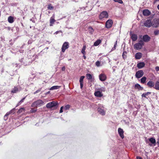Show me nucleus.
Here are the masks:
<instances>
[{"instance_id": "obj_1", "label": "nucleus", "mask_w": 159, "mask_h": 159, "mask_svg": "<svg viewBox=\"0 0 159 159\" xmlns=\"http://www.w3.org/2000/svg\"><path fill=\"white\" fill-rule=\"evenodd\" d=\"M143 42L142 41H140L138 43L135 44L134 45V48L136 50H139L141 49L143 45Z\"/></svg>"}, {"instance_id": "obj_2", "label": "nucleus", "mask_w": 159, "mask_h": 159, "mask_svg": "<svg viewBox=\"0 0 159 159\" xmlns=\"http://www.w3.org/2000/svg\"><path fill=\"white\" fill-rule=\"evenodd\" d=\"M43 103L42 101L39 100L33 103L31 105V107H40L43 105Z\"/></svg>"}, {"instance_id": "obj_3", "label": "nucleus", "mask_w": 159, "mask_h": 159, "mask_svg": "<svg viewBox=\"0 0 159 159\" xmlns=\"http://www.w3.org/2000/svg\"><path fill=\"white\" fill-rule=\"evenodd\" d=\"M57 102L52 101L47 103L46 105V107L48 108H51L56 106L57 105Z\"/></svg>"}, {"instance_id": "obj_4", "label": "nucleus", "mask_w": 159, "mask_h": 159, "mask_svg": "<svg viewBox=\"0 0 159 159\" xmlns=\"http://www.w3.org/2000/svg\"><path fill=\"white\" fill-rule=\"evenodd\" d=\"M108 13L106 11H102L99 16V18L101 19L104 18H108Z\"/></svg>"}, {"instance_id": "obj_5", "label": "nucleus", "mask_w": 159, "mask_h": 159, "mask_svg": "<svg viewBox=\"0 0 159 159\" xmlns=\"http://www.w3.org/2000/svg\"><path fill=\"white\" fill-rule=\"evenodd\" d=\"M69 47V43L67 42H65L62 45V51L64 52L65 50Z\"/></svg>"}, {"instance_id": "obj_6", "label": "nucleus", "mask_w": 159, "mask_h": 159, "mask_svg": "<svg viewBox=\"0 0 159 159\" xmlns=\"http://www.w3.org/2000/svg\"><path fill=\"white\" fill-rule=\"evenodd\" d=\"M143 72L142 70H140L137 71L135 74L136 78H139L143 76Z\"/></svg>"}, {"instance_id": "obj_7", "label": "nucleus", "mask_w": 159, "mask_h": 159, "mask_svg": "<svg viewBox=\"0 0 159 159\" xmlns=\"http://www.w3.org/2000/svg\"><path fill=\"white\" fill-rule=\"evenodd\" d=\"M159 20L158 19H154L153 20L152 23V25L154 27H157L159 25Z\"/></svg>"}, {"instance_id": "obj_8", "label": "nucleus", "mask_w": 159, "mask_h": 159, "mask_svg": "<svg viewBox=\"0 0 159 159\" xmlns=\"http://www.w3.org/2000/svg\"><path fill=\"white\" fill-rule=\"evenodd\" d=\"M113 24V21L111 20H107L106 24V26L107 28H109L111 27Z\"/></svg>"}, {"instance_id": "obj_9", "label": "nucleus", "mask_w": 159, "mask_h": 159, "mask_svg": "<svg viewBox=\"0 0 159 159\" xmlns=\"http://www.w3.org/2000/svg\"><path fill=\"white\" fill-rule=\"evenodd\" d=\"M98 111L99 113L102 115H104L105 114V111L104 110V107H99L98 108Z\"/></svg>"}, {"instance_id": "obj_10", "label": "nucleus", "mask_w": 159, "mask_h": 159, "mask_svg": "<svg viewBox=\"0 0 159 159\" xmlns=\"http://www.w3.org/2000/svg\"><path fill=\"white\" fill-rule=\"evenodd\" d=\"M152 23L151 20H147L144 23V25L145 26L147 27H150L152 25Z\"/></svg>"}, {"instance_id": "obj_11", "label": "nucleus", "mask_w": 159, "mask_h": 159, "mask_svg": "<svg viewBox=\"0 0 159 159\" xmlns=\"http://www.w3.org/2000/svg\"><path fill=\"white\" fill-rule=\"evenodd\" d=\"M99 77L100 80L102 81H105L107 79L106 75L104 74H100L99 75Z\"/></svg>"}, {"instance_id": "obj_12", "label": "nucleus", "mask_w": 159, "mask_h": 159, "mask_svg": "<svg viewBox=\"0 0 159 159\" xmlns=\"http://www.w3.org/2000/svg\"><path fill=\"white\" fill-rule=\"evenodd\" d=\"M143 15L145 16H148L150 15L151 12L148 9H145L143 11Z\"/></svg>"}, {"instance_id": "obj_13", "label": "nucleus", "mask_w": 159, "mask_h": 159, "mask_svg": "<svg viewBox=\"0 0 159 159\" xmlns=\"http://www.w3.org/2000/svg\"><path fill=\"white\" fill-rule=\"evenodd\" d=\"M143 39L145 42H148L150 39V38L147 35H145L143 36Z\"/></svg>"}, {"instance_id": "obj_14", "label": "nucleus", "mask_w": 159, "mask_h": 159, "mask_svg": "<svg viewBox=\"0 0 159 159\" xmlns=\"http://www.w3.org/2000/svg\"><path fill=\"white\" fill-rule=\"evenodd\" d=\"M118 132L120 137L123 139L124 138V131L121 128H119L118 129Z\"/></svg>"}, {"instance_id": "obj_15", "label": "nucleus", "mask_w": 159, "mask_h": 159, "mask_svg": "<svg viewBox=\"0 0 159 159\" xmlns=\"http://www.w3.org/2000/svg\"><path fill=\"white\" fill-rule=\"evenodd\" d=\"M84 76H82L80 77V88L82 89L83 86V80L84 78Z\"/></svg>"}, {"instance_id": "obj_16", "label": "nucleus", "mask_w": 159, "mask_h": 159, "mask_svg": "<svg viewBox=\"0 0 159 159\" xmlns=\"http://www.w3.org/2000/svg\"><path fill=\"white\" fill-rule=\"evenodd\" d=\"M142 56V54L140 52L136 53L135 55V58L136 59H140Z\"/></svg>"}, {"instance_id": "obj_17", "label": "nucleus", "mask_w": 159, "mask_h": 159, "mask_svg": "<svg viewBox=\"0 0 159 159\" xmlns=\"http://www.w3.org/2000/svg\"><path fill=\"white\" fill-rule=\"evenodd\" d=\"M145 66V63L143 62H140L137 64V67L139 68H141Z\"/></svg>"}, {"instance_id": "obj_18", "label": "nucleus", "mask_w": 159, "mask_h": 159, "mask_svg": "<svg viewBox=\"0 0 159 159\" xmlns=\"http://www.w3.org/2000/svg\"><path fill=\"white\" fill-rule=\"evenodd\" d=\"M131 38L133 41H135L137 40L138 36L136 34H134L131 35Z\"/></svg>"}, {"instance_id": "obj_19", "label": "nucleus", "mask_w": 159, "mask_h": 159, "mask_svg": "<svg viewBox=\"0 0 159 159\" xmlns=\"http://www.w3.org/2000/svg\"><path fill=\"white\" fill-rule=\"evenodd\" d=\"M94 95L95 96L99 97H101L102 96V94L99 91L96 92L94 93Z\"/></svg>"}, {"instance_id": "obj_20", "label": "nucleus", "mask_w": 159, "mask_h": 159, "mask_svg": "<svg viewBox=\"0 0 159 159\" xmlns=\"http://www.w3.org/2000/svg\"><path fill=\"white\" fill-rule=\"evenodd\" d=\"M135 88L136 89H138L140 90H142L143 89V88L140 86L139 84H136L135 85Z\"/></svg>"}, {"instance_id": "obj_21", "label": "nucleus", "mask_w": 159, "mask_h": 159, "mask_svg": "<svg viewBox=\"0 0 159 159\" xmlns=\"http://www.w3.org/2000/svg\"><path fill=\"white\" fill-rule=\"evenodd\" d=\"M147 85L150 87H152L154 86V83L152 81H149L147 84Z\"/></svg>"}, {"instance_id": "obj_22", "label": "nucleus", "mask_w": 159, "mask_h": 159, "mask_svg": "<svg viewBox=\"0 0 159 159\" xmlns=\"http://www.w3.org/2000/svg\"><path fill=\"white\" fill-rule=\"evenodd\" d=\"M8 21L10 23H12L14 22V18L12 16H9L8 18Z\"/></svg>"}, {"instance_id": "obj_23", "label": "nucleus", "mask_w": 159, "mask_h": 159, "mask_svg": "<svg viewBox=\"0 0 159 159\" xmlns=\"http://www.w3.org/2000/svg\"><path fill=\"white\" fill-rule=\"evenodd\" d=\"M55 21V20L52 17H51L50 18V26H52V24H53L54 22Z\"/></svg>"}, {"instance_id": "obj_24", "label": "nucleus", "mask_w": 159, "mask_h": 159, "mask_svg": "<svg viewBox=\"0 0 159 159\" xmlns=\"http://www.w3.org/2000/svg\"><path fill=\"white\" fill-rule=\"evenodd\" d=\"M60 86H54L51 87L50 89V90H53L54 89H59L60 88Z\"/></svg>"}, {"instance_id": "obj_25", "label": "nucleus", "mask_w": 159, "mask_h": 159, "mask_svg": "<svg viewBox=\"0 0 159 159\" xmlns=\"http://www.w3.org/2000/svg\"><path fill=\"white\" fill-rule=\"evenodd\" d=\"M18 91V89L17 87H15L11 91V92L13 93H16Z\"/></svg>"}, {"instance_id": "obj_26", "label": "nucleus", "mask_w": 159, "mask_h": 159, "mask_svg": "<svg viewBox=\"0 0 159 159\" xmlns=\"http://www.w3.org/2000/svg\"><path fill=\"white\" fill-rule=\"evenodd\" d=\"M101 41L100 40H98L96 41L94 43V45L95 46H97L101 43Z\"/></svg>"}, {"instance_id": "obj_27", "label": "nucleus", "mask_w": 159, "mask_h": 159, "mask_svg": "<svg viewBox=\"0 0 159 159\" xmlns=\"http://www.w3.org/2000/svg\"><path fill=\"white\" fill-rule=\"evenodd\" d=\"M86 48V46L84 45L83 46V48L81 50V52L84 55H85V50Z\"/></svg>"}, {"instance_id": "obj_28", "label": "nucleus", "mask_w": 159, "mask_h": 159, "mask_svg": "<svg viewBox=\"0 0 159 159\" xmlns=\"http://www.w3.org/2000/svg\"><path fill=\"white\" fill-rule=\"evenodd\" d=\"M155 88L157 90H159V82L157 81L155 84Z\"/></svg>"}, {"instance_id": "obj_29", "label": "nucleus", "mask_w": 159, "mask_h": 159, "mask_svg": "<svg viewBox=\"0 0 159 159\" xmlns=\"http://www.w3.org/2000/svg\"><path fill=\"white\" fill-rule=\"evenodd\" d=\"M149 141L152 144L155 143L156 142L155 140L153 138H151L149 139Z\"/></svg>"}, {"instance_id": "obj_30", "label": "nucleus", "mask_w": 159, "mask_h": 159, "mask_svg": "<svg viewBox=\"0 0 159 159\" xmlns=\"http://www.w3.org/2000/svg\"><path fill=\"white\" fill-rule=\"evenodd\" d=\"M25 109L24 108L22 107L18 111V113H20L23 112H24Z\"/></svg>"}, {"instance_id": "obj_31", "label": "nucleus", "mask_w": 159, "mask_h": 159, "mask_svg": "<svg viewBox=\"0 0 159 159\" xmlns=\"http://www.w3.org/2000/svg\"><path fill=\"white\" fill-rule=\"evenodd\" d=\"M146 79V78L145 77H143L141 79V82L142 83H144Z\"/></svg>"}, {"instance_id": "obj_32", "label": "nucleus", "mask_w": 159, "mask_h": 159, "mask_svg": "<svg viewBox=\"0 0 159 159\" xmlns=\"http://www.w3.org/2000/svg\"><path fill=\"white\" fill-rule=\"evenodd\" d=\"M88 30L89 33L91 34H92L93 32L94 31L93 29L91 27H89Z\"/></svg>"}, {"instance_id": "obj_33", "label": "nucleus", "mask_w": 159, "mask_h": 159, "mask_svg": "<svg viewBox=\"0 0 159 159\" xmlns=\"http://www.w3.org/2000/svg\"><path fill=\"white\" fill-rule=\"evenodd\" d=\"M87 79L88 80H90L92 78V76L90 74H88L86 75Z\"/></svg>"}, {"instance_id": "obj_34", "label": "nucleus", "mask_w": 159, "mask_h": 159, "mask_svg": "<svg viewBox=\"0 0 159 159\" xmlns=\"http://www.w3.org/2000/svg\"><path fill=\"white\" fill-rule=\"evenodd\" d=\"M48 8L49 10H52L53 8V7L52 6L51 4H49L48 6Z\"/></svg>"}, {"instance_id": "obj_35", "label": "nucleus", "mask_w": 159, "mask_h": 159, "mask_svg": "<svg viewBox=\"0 0 159 159\" xmlns=\"http://www.w3.org/2000/svg\"><path fill=\"white\" fill-rule=\"evenodd\" d=\"M97 67H99L100 66V62L99 61H97L95 63Z\"/></svg>"}, {"instance_id": "obj_36", "label": "nucleus", "mask_w": 159, "mask_h": 159, "mask_svg": "<svg viewBox=\"0 0 159 159\" xmlns=\"http://www.w3.org/2000/svg\"><path fill=\"white\" fill-rule=\"evenodd\" d=\"M117 43V41H116L115 42V44L114 45V47L112 48L111 51L114 50H115L116 49V46Z\"/></svg>"}, {"instance_id": "obj_37", "label": "nucleus", "mask_w": 159, "mask_h": 159, "mask_svg": "<svg viewBox=\"0 0 159 159\" xmlns=\"http://www.w3.org/2000/svg\"><path fill=\"white\" fill-rule=\"evenodd\" d=\"M126 52H124L122 54V57L124 59H125L126 58Z\"/></svg>"}, {"instance_id": "obj_38", "label": "nucleus", "mask_w": 159, "mask_h": 159, "mask_svg": "<svg viewBox=\"0 0 159 159\" xmlns=\"http://www.w3.org/2000/svg\"><path fill=\"white\" fill-rule=\"evenodd\" d=\"M70 105H66V106H65V107H64V109L66 110H68L70 108Z\"/></svg>"}, {"instance_id": "obj_39", "label": "nucleus", "mask_w": 159, "mask_h": 159, "mask_svg": "<svg viewBox=\"0 0 159 159\" xmlns=\"http://www.w3.org/2000/svg\"><path fill=\"white\" fill-rule=\"evenodd\" d=\"M115 2H118L122 4L123 2L122 0H113Z\"/></svg>"}, {"instance_id": "obj_40", "label": "nucleus", "mask_w": 159, "mask_h": 159, "mask_svg": "<svg viewBox=\"0 0 159 159\" xmlns=\"http://www.w3.org/2000/svg\"><path fill=\"white\" fill-rule=\"evenodd\" d=\"M37 111V110L36 109H34L33 108H32L31 109L30 111V112L31 113H34L35 112H36Z\"/></svg>"}, {"instance_id": "obj_41", "label": "nucleus", "mask_w": 159, "mask_h": 159, "mask_svg": "<svg viewBox=\"0 0 159 159\" xmlns=\"http://www.w3.org/2000/svg\"><path fill=\"white\" fill-rule=\"evenodd\" d=\"M15 108H13L12 110L9 111L10 114H14L15 113Z\"/></svg>"}, {"instance_id": "obj_42", "label": "nucleus", "mask_w": 159, "mask_h": 159, "mask_svg": "<svg viewBox=\"0 0 159 159\" xmlns=\"http://www.w3.org/2000/svg\"><path fill=\"white\" fill-rule=\"evenodd\" d=\"M154 34L155 35H157L159 34V31L158 30H156L154 32Z\"/></svg>"}, {"instance_id": "obj_43", "label": "nucleus", "mask_w": 159, "mask_h": 159, "mask_svg": "<svg viewBox=\"0 0 159 159\" xmlns=\"http://www.w3.org/2000/svg\"><path fill=\"white\" fill-rule=\"evenodd\" d=\"M63 106H62V107H61L60 109V113H61L63 112Z\"/></svg>"}, {"instance_id": "obj_44", "label": "nucleus", "mask_w": 159, "mask_h": 159, "mask_svg": "<svg viewBox=\"0 0 159 159\" xmlns=\"http://www.w3.org/2000/svg\"><path fill=\"white\" fill-rule=\"evenodd\" d=\"M147 95L146 93H144L142 94V97H144L146 98Z\"/></svg>"}, {"instance_id": "obj_45", "label": "nucleus", "mask_w": 159, "mask_h": 159, "mask_svg": "<svg viewBox=\"0 0 159 159\" xmlns=\"http://www.w3.org/2000/svg\"><path fill=\"white\" fill-rule=\"evenodd\" d=\"M25 98H23L19 102L21 103L23 102H24V99H25Z\"/></svg>"}, {"instance_id": "obj_46", "label": "nucleus", "mask_w": 159, "mask_h": 159, "mask_svg": "<svg viewBox=\"0 0 159 159\" xmlns=\"http://www.w3.org/2000/svg\"><path fill=\"white\" fill-rule=\"evenodd\" d=\"M8 118L7 116H6L5 115L4 116V119L5 120H7Z\"/></svg>"}, {"instance_id": "obj_47", "label": "nucleus", "mask_w": 159, "mask_h": 159, "mask_svg": "<svg viewBox=\"0 0 159 159\" xmlns=\"http://www.w3.org/2000/svg\"><path fill=\"white\" fill-rule=\"evenodd\" d=\"M155 69H156V70L157 71H158V70H159V67H158V66L156 67Z\"/></svg>"}, {"instance_id": "obj_48", "label": "nucleus", "mask_w": 159, "mask_h": 159, "mask_svg": "<svg viewBox=\"0 0 159 159\" xmlns=\"http://www.w3.org/2000/svg\"><path fill=\"white\" fill-rule=\"evenodd\" d=\"M10 113H9V112H7V113L5 114V116H8L9 114H10Z\"/></svg>"}, {"instance_id": "obj_49", "label": "nucleus", "mask_w": 159, "mask_h": 159, "mask_svg": "<svg viewBox=\"0 0 159 159\" xmlns=\"http://www.w3.org/2000/svg\"><path fill=\"white\" fill-rule=\"evenodd\" d=\"M65 67H63L62 68L61 70L62 71H64L65 70Z\"/></svg>"}, {"instance_id": "obj_50", "label": "nucleus", "mask_w": 159, "mask_h": 159, "mask_svg": "<svg viewBox=\"0 0 159 159\" xmlns=\"http://www.w3.org/2000/svg\"><path fill=\"white\" fill-rule=\"evenodd\" d=\"M40 90H37L34 93V94H35L37 93H38V92L40 91Z\"/></svg>"}, {"instance_id": "obj_51", "label": "nucleus", "mask_w": 159, "mask_h": 159, "mask_svg": "<svg viewBox=\"0 0 159 159\" xmlns=\"http://www.w3.org/2000/svg\"><path fill=\"white\" fill-rule=\"evenodd\" d=\"M21 103L20 102H18V103L17 106H16V107H17V106H19L20 105Z\"/></svg>"}, {"instance_id": "obj_52", "label": "nucleus", "mask_w": 159, "mask_h": 159, "mask_svg": "<svg viewBox=\"0 0 159 159\" xmlns=\"http://www.w3.org/2000/svg\"><path fill=\"white\" fill-rule=\"evenodd\" d=\"M159 1V0H155L153 3L155 4L157 1Z\"/></svg>"}, {"instance_id": "obj_53", "label": "nucleus", "mask_w": 159, "mask_h": 159, "mask_svg": "<svg viewBox=\"0 0 159 159\" xmlns=\"http://www.w3.org/2000/svg\"><path fill=\"white\" fill-rule=\"evenodd\" d=\"M137 159H142V158L140 157H137Z\"/></svg>"}, {"instance_id": "obj_54", "label": "nucleus", "mask_w": 159, "mask_h": 159, "mask_svg": "<svg viewBox=\"0 0 159 159\" xmlns=\"http://www.w3.org/2000/svg\"><path fill=\"white\" fill-rule=\"evenodd\" d=\"M84 56H83V57H84V59H85L86 58V57L84 55Z\"/></svg>"}, {"instance_id": "obj_55", "label": "nucleus", "mask_w": 159, "mask_h": 159, "mask_svg": "<svg viewBox=\"0 0 159 159\" xmlns=\"http://www.w3.org/2000/svg\"><path fill=\"white\" fill-rule=\"evenodd\" d=\"M157 8L158 10H159V5H158L157 6Z\"/></svg>"}, {"instance_id": "obj_56", "label": "nucleus", "mask_w": 159, "mask_h": 159, "mask_svg": "<svg viewBox=\"0 0 159 159\" xmlns=\"http://www.w3.org/2000/svg\"><path fill=\"white\" fill-rule=\"evenodd\" d=\"M146 93L147 94V95H148V94H150V92H147V93Z\"/></svg>"}, {"instance_id": "obj_57", "label": "nucleus", "mask_w": 159, "mask_h": 159, "mask_svg": "<svg viewBox=\"0 0 159 159\" xmlns=\"http://www.w3.org/2000/svg\"><path fill=\"white\" fill-rule=\"evenodd\" d=\"M157 143H158V141H157Z\"/></svg>"}]
</instances>
